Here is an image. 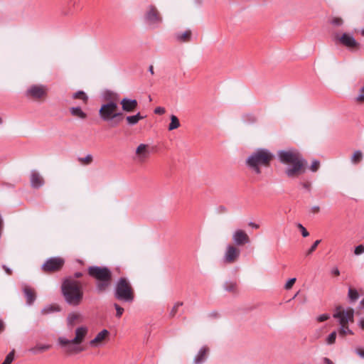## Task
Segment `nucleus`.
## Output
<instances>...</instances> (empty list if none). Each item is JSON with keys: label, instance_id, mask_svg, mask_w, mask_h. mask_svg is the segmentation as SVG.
Returning a JSON list of instances; mask_svg holds the SVG:
<instances>
[{"label": "nucleus", "instance_id": "1", "mask_svg": "<svg viewBox=\"0 0 364 364\" xmlns=\"http://www.w3.org/2000/svg\"><path fill=\"white\" fill-rule=\"evenodd\" d=\"M278 157L280 162L287 166L284 173L289 178H298L306 172V161L297 150L279 151Z\"/></svg>", "mask_w": 364, "mask_h": 364}, {"label": "nucleus", "instance_id": "2", "mask_svg": "<svg viewBox=\"0 0 364 364\" xmlns=\"http://www.w3.org/2000/svg\"><path fill=\"white\" fill-rule=\"evenodd\" d=\"M88 333L86 326H80L75 330V337L70 340L65 337H59L58 342L67 355H73L82 352L85 349L81 344Z\"/></svg>", "mask_w": 364, "mask_h": 364}, {"label": "nucleus", "instance_id": "3", "mask_svg": "<svg viewBox=\"0 0 364 364\" xmlns=\"http://www.w3.org/2000/svg\"><path fill=\"white\" fill-rule=\"evenodd\" d=\"M65 300L72 306H78L83 299V290L81 282L72 278L65 279L61 286Z\"/></svg>", "mask_w": 364, "mask_h": 364}, {"label": "nucleus", "instance_id": "4", "mask_svg": "<svg viewBox=\"0 0 364 364\" xmlns=\"http://www.w3.org/2000/svg\"><path fill=\"white\" fill-rule=\"evenodd\" d=\"M87 272L96 280V290L98 294H102L110 288L112 272L108 267L91 266L87 269Z\"/></svg>", "mask_w": 364, "mask_h": 364}, {"label": "nucleus", "instance_id": "5", "mask_svg": "<svg viewBox=\"0 0 364 364\" xmlns=\"http://www.w3.org/2000/svg\"><path fill=\"white\" fill-rule=\"evenodd\" d=\"M107 101L103 103L99 110V114L102 120L109 122L122 117L123 113L120 112L118 106V95L115 93H107Z\"/></svg>", "mask_w": 364, "mask_h": 364}, {"label": "nucleus", "instance_id": "6", "mask_svg": "<svg viewBox=\"0 0 364 364\" xmlns=\"http://www.w3.org/2000/svg\"><path fill=\"white\" fill-rule=\"evenodd\" d=\"M274 155L267 149H259L251 154L246 160L247 166L257 174L261 173L260 166L268 167Z\"/></svg>", "mask_w": 364, "mask_h": 364}, {"label": "nucleus", "instance_id": "7", "mask_svg": "<svg viewBox=\"0 0 364 364\" xmlns=\"http://www.w3.org/2000/svg\"><path fill=\"white\" fill-rule=\"evenodd\" d=\"M114 295L119 301L132 303L135 298V291L127 278L120 277L116 283Z\"/></svg>", "mask_w": 364, "mask_h": 364}, {"label": "nucleus", "instance_id": "8", "mask_svg": "<svg viewBox=\"0 0 364 364\" xmlns=\"http://www.w3.org/2000/svg\"><path fill=\"white\" fill-rule=\"evenodd\" d=\"M354 310L352 308H348L345 310L341 306H338L333 314V317L338 318L341 327L338 333L341 336H346L347 334L352 335L353 333L348 327V323L354 322Z\"/></svg>", "mask_w": 364, "mask_h": 364}, {"label": "nucleus", "instance_id": "9", "mask_svg": "<svg viewBox=\"0 0 364 364\" xmlns=\"http://www.w3.org/2000/svg\"><path fill=\"white\" fill-rule=\"evenodd\" d=\"M48 95V87L44 85H32L26 91V96L36 101H44Z\"/></svg>", "mask_w": 364, "mask_h": 364}, {"label": "nucleus", "instance_id": "10", "mask_svg": "<svg viewBox=\"0 0 364 364\" xmlns=\"http://www.w3.org/2000/svg\"><path fill=\"white\" fill-rule=\"evenodd\" d=\"M145 21L153 27H157L162 22V16L155 6L149 5L144 14Z\"/></svg>", "mask_w": 364, "mask_h": 364}, {"label": "nucleus", "instance_id": "11", "mask_svg": "<svg viewBox=\"0 0 364 364\" xmlns=\"http://www.w3.org/2000/svg\"><path fill=\"white\" fill-rule=\"evenodd\" d=\"M151 146L147 144H139L134 151V160L139 164H145L150 158Z\"/></svg>", "mask_w": 364, "mask_h": 364}, {"label": "nucleus", "instance_id": "12", "mask_svg": "<svg viewBox=\"0 0 364 364\" xmlns=\"http://www.w3.org/2000/svg\"><path fill=\"white\" fill-rule=\"evenodd\" d=\"M65 264V260L62 257H50L47 259L42 266V270L45 273H53L60 271Z\"/></svg>", "mask_w": 364, "mask_h": 364}, {"label": "nucleus", "instance_id": "13", "mask_svg": "<svg viewBox=\"0 0 364 364\" xmlns=\"http://www.w3.org/2000/svg\"><path fill=\"white\" fill-rule=\"evenodd\" d=\"M240 255V249L234 244H228L224 253V261L227 264L236 262Z\"/></svg>", "mask_w": 364, "mask_h": 364}, {"label": "nucleus", "instance_id": "14", "mask_svg": "<svg viewBox=\"0 0 364 364\" xmlns=\"http://www.w3.org/2000/svg\"><path fill=\"white\" fill-rule=\"evenodd\" d=\"M336 39L351 51L358 50L360 48V44L349 33H345L341 36L337 35Z\"/></svg>", "mask_w": 364, "mask_h": 364}, {"label": "nucleus", "instance_id": "15", "mask_svg": "<svg viewBox=\"0 0 364 364\" xmlns=\"http://www.w3.org/2000/svg\"><path fill=\"white\" fill-rule=\"evenodd\" d=\"M232 239L234 242V245L237 247L244 246L250 242L249 235L242 229L235 230L232 233Z\"/></svg>", "mask_w": 364, "mask_h": 364}, {"label": "nucleus", "instance_id": "16", "mask_svg": "<svg viewBox=\"0 0 364 364\" xmlns=\"http://www.w3.org/2000/svg\"><path fill=\"white\" fill-rule=\"evenodd\" d=\"M109 332L104 329L100 333H98L94 339L90 341V345L91 347L97 348L100 346L103 345L109 338Z\"/></svg>", "mask_w": 364, "mask_h": 364}, {"label": "nucleus", "instance_id": "17", "mask_svg": "<svg viewBox=\"0 0 364 364\" xmlns=\"http://www.w3.org/2000/svg\"><path fill=\"white\" fill-rule=\"evenodd\" d=\"M120 105L122 110L129 113L134 112L138 107V102L136 100H131L128 98H123L120 101Z\"/></svg>", "mask_w": 364, "mask_h": 364}, {"label": "nucleus", "instance_id": "18", "mask_svg": "<svg viewBox=\"0 0 364 364\" xmlns=\"http://www.w3.org/2000/svg\"><path fill=\"white\" fill-rule=\"evenodd\" d=\"M30 180L31 186L34 188H38L44 184L43 178L36 171H31Z\"/></svg>", "mask_w": 364, "mask_h": 364}, {"label": "nucleus", "instance_id": "19", "mask_svg": "<svg viewBox=\"0 0 364 364\" xmlns=\"http://www.w3.org/2000/svg\"><path fill=\"white\" fill-rule=\"evenodd\" d=\"M209 352L210 349L208 347H202L193 359L194 364H201L205 362L208 356Z\"/></svg>", "mask_w": 364, "mask_h": 364}, {"label": "nucleus", "instance_id": "20", "mask_svg": "<svg viewBox=\"0 0 364 364\" xmlns=\"http://www.w3.org/2000/svg\"><path fill=\"white\" fill-rule=\"evenodd\" d=\"M192 32L188 29L183 33H177L176 34V40L180 43H187L191 39Z\"/></svg>", "mask_w": 364, "mask_h": 364}, {"label": "nucleus", "instance_id": "21", "mask_svg": "<svg viewBox=\"0 0 364 364\" xmlns=\"http://www.w3.org/2000/svg\"><path fill=\"white\" fill-rule=\"evenodd\" d=\"M23 291L26 297V301L28 304H31L36 299V291L30 287L25 286Z\"/></svg>", "mask_w": 364, "mask_h": 364}, {"label": "nucleus", "instance_id": "22", "mask_svg": "<svg viewBox=\"0 0 364 364\" xmlns=\"http://www.w3.org/2000/svg\"><path fill=\"white\" fill-rule=\"evenodd\" d=\"M51 346L49 344L37 343L35 346L30 348L29 351H31L33 354H38L49 350Z\"/></svg>", "mask_w": 364, "mask_h": 364}, {"label": "nucleus", "instance_id": "23", "mask_svg": "<svg viewBox=\"0 0 364 364\" xmlns=\"http://www.w3.org/2000/svg\"><path fill=\"white\" fill-rule=\"evenodd\" d=\"M70 112L73 117L85 119L87 118V114L85 113L82 109L79 107H73L70 108Z\"/></svg>", "mask_w": 364, "mask_h": 364}, {"label": "nucleus", "instance_id": "24", "mask_svg": "<svg viewBox=\"0 0 364 364\" xmlns=\"http://www.w3.org/2000/svg\"><path fill=\"white\" fill-rule=\"evenodd\" d=\"M363 159V154L360 150L353 151L350 157V161L353 164L357 165L360 164Z\"/></svg>", "mask_w": 364, "mask_h": 364}, {"label": "nucleus", "instance_id": "25", "mask_svg": "<svg viewBox=\"0 0 364 364\" xmlns=\"http://www.w3.org/2000/svg\"><path fill=\"white\" fill-rule=\"evenodd\" d=\"M144 118V116H142L140 112H138L135 115H130L126 117V121L128 124L129 125H135L141 119H143Z\"/></svg>", "mask_w": 364, "mask_h": 364}, {"label": "nucleus", "instance_id": "26", "mask_svg": "<svg viewBox=\"0 0 364 364\" xmlns=\"http://www.w3.org/2000/svg\"><path fill=\"white\" fill-rule=\"evenodd\" d=\"M82 321V316L77 313H73L69 315L68 322L71 326H75Z\"/></svg>", "mask_w": 364, "mask_h": 364}, {"label": "nucleus", "instance_id": "27", "mask_svg": "<svg viewBox=\"0 0 364 364\" xmlns=\"http://www.w3.org/2000/svg\"><path fill=\"white\" fill-rule=\"evenodd\" d=\"M73 98L82 100L84 105H86L88 101V97L83 91H78L73 93Z\"/></svg>", "mask_w": 364, "mask_h": 364}, {"label": "nucleus", "instance_id": "28", "mask_svg": "<svg viewBox=\"0 0 364 364\" xmlns=\"http://www.w3.org/2000/svg\"><path fill=\"white\" fill-rule=\"evenodd\" d=\"M180 127V122L178 117L175 115L171 116V123L168 125V130L171 131Z\"/></svg>", "mask_w": 364, "mask_h": 364}, {"label": "nucleus", "instance_id": "29", "mask_svg": "<svg viewBox=\"0 0 364 364\" xmlns=\"http://www.w3.org/2000/svg\"><path fill=\"white\" fill-rule=\"evenodd\" d=\"M77 161L80 164L87 166L92 163L93 157L91 154H88L85 157H79Z\"/></svg>", "mask_w": 364, "mask_h": 364}, {"label": "nucleus", "instance_id": "30", "mask_svg": "<svg viewBox=\"0 0 364 364\" xmlns=\"http://www.w3.org/2000/svg\"><path fill=\"white\" fill-rule=\"evenodd\" d=\"M354 101L357 104H364V82L363 85L359 90L358 95L355 97Z\"/></svg>", "mask_w": 364, "mask_h": 364}, {"label": "nucleus", "instance_id": "31", "mask_svg": "<svg viewBox=\"0 0 364 364\" xmlns=\"http://www.w3.org/2000/svg\"><path fill=\"white\" fill-rule=\"evenodd\" d=\"M225 289L230 292H235L237 290L236 283L228 282L225 284Z\"/></svg>", "mask_w": 364, "mask_h": 364}, {"label": "nucleus", "instance_id": "32", "mask_svg": "<svg viewBox=\"0 0 364 364\" xmlns=\"http://www.w3.org/2000/svg\"><path fill=\"white\" fill-rule=\"evenodd\" d=\"M348 296L352 301H355L358 299V293L355 289L350 288L348 291Z\"/></svg>", "mask_w": 364, "mask_h": 364}, {"label": "nucleus", "instance_id": "33", "mask_svg": "<svg viewBox=\"0 0 364 364\" xmlns=\"http://www.w3.org/2000/svg\"><path fill=\"white\" fill-rule=\"evenodd\" d=\"M321 241V240H317L314 242V244L311 245L309 250L306 252V256H309L316 250V247L320 244Z\"/></svg>", "mask_w": 364, "mask_h": 364}, {"label": "nucleus", "instance_id": "34", "mask_svg": "<svg viewBox=\"0 0 364 364\" xmlns=\"http://www.w3.org/2000/svg\"><path fill=\"white\" fill-rule=\"evenodd\" d=\"M14 358V350L10 352L6 357L4 361L1 364H11Z\"/></svg>", "mask_w": 364, "mask_h": 364}, {"label": "nucleus", "instance_id": "35", "mask_svg": "<svg viewBox=\"0 0 364 364\" xmlns=\"http://www.w3.org/2000/svg\"><path fill=\"white\" fill-rule=\"evenodd\" d=\"M336 332L333 331L327 338V343L329 345L333 344L336 341Z\"/></svg>", "mask_w": 364, "mask_h": 364}, {"label": "nucleus", "instance_id": "36", "mask_svg": "<svg viewBox=\"0 0 364 364\" xmlns=\"http://www.w3.org/2000/svg\"><path fill=\"white\" fill-rule=\"evenodd\" d=\"M114 306L116 309V316L118 317V318H120L122 316V315L124 313V309L122 307H121L119 304H114Z\"/></svg>", "mask_w": 364, "mask_h": 364}, {"label": "nucleus", "instance_id": "37", "mask_svg": "<svg viewBox=\"0 0 364 364\" xmlns=\"http://www.w3.org/2000/svg\"><path fill=\"white\" fill-rule=\"evenodd\" d=\"M320 167V162L318 160H314L310 167V169L313 172H316Z\"/></svg>", "mask_w": 364, "mask_h": 364}, {"label": "nucleus", "instance_id": "38", "mask_svg": "<svg viewBox=\"0 0 364 364\" xmlns=\"http://www.w3.org/2000/svg\"><path fill=\"white\" fill-rule=\"evenodd\" d=\"M296 281V278H292V279H290L285 284L284 286V289H287V290H289L292 288V287L294 286V284H295Z\"/></svg>", "mask_w": 364, "mask_h": 364}, {"label": "nucleus", "instance_id": "39", "mask_svg": "<svg viewBox=\"0 0 364 364\" xmlns=\"http://www.w3.org/2000/svg\"><path fill=\"white\" fill-rule=\"evenodd\" d=\"M182 305H183V303H182V302H178V303H176V304L173 306V309H171V313H170L171 316H175V314H176V312L178 311V308H179L181 306H182Z\"/></svg>", "mask_w": 364, "mask_h": 364}, {"label": "nucleus", "instance_id": "40", "mask_svg": "<svg viewBox=\"0 0 364 364\" xmlns=\"http://www.w3.org/2000/svg\"><path fill=\"white\" fill-rule=\"evenodd\" d=\"M297 227L301 230V235L303 237H306L309 235V232L306 230V229L301 224H300V223L298 224Z\"/></svg>", "mask_w": 364, "mask_h": 364}, {"label": "nucleus", "instance_id": "41", "mask_svg": "<svg viewBox=\"0 0 364 364\" xmlns=\"http://www.w3.org/2000/svg\"><path fill=\"white\" fill-rule=\"evenodd\" d=\"M364 252V245H360L357 246L355 249L354 253L356 255H361Z\"/></svg>", "mask_w": 364, "mask_h": 364}, {"label": "nucleus", "instance_id": "42", "mask_svg": "<svg viewBox=\"0 0 364 364\" xmlns=\"http://www.w3.org/2000/svg\"><path fill=\"white\" fill-rule=\"evenodd\" d=\"M332 23L336 26H341L343 23V20L339 17H335L332 20Z\"/></svg>", "mask_w": 364, "mask_h": 364}, {"label": "nucleus", "instance_id": "43", "mask_svg": "<svg viewBox=\"0 0 364 364\" xmlns=\"http://www.w3.org/2000/svg\"><path fill=\"white\" fill-rule=\"evenodd\" d=\"M328 318H329V316L328 314H322L318 317L317 321L318 322H323V321H326Z\"/></svg>", "mask_w": 364, "mask_h": 364}, {"label": "nucleus", "instance_id": "44", "mask_svg": "<svg viewBox=\"0 0 364 364\" xmlns=\"http://www.w3.org/2000/svg\"><path fill=\"white\" fill-rule=\"evenodd\" d=\"M166 112L165 109L161 107H158L155 109L154 113L157 114H163Z\"/></svg>", "mask_w": 364, "mask_h": 364}, {"label": "nucleus", "instance_id": "45", "mask_svg": "<svg viewBox=\"0 0 364 364\" xmlns=\"http://www.w3.org/2000/svg\"><path fill=\"white\" fill-rule=\"evenodd\" d=\"M311 212L314 214H317L320 212V207L318 205H314L311 208Z\"/></svg>", "mask_w": 364, "mask_h": 364}, {"label": "nucleus", "instance_id": "46", "mask_svg": "<svg viewBox=\"0 0 364 364\" xmlns=\"http://www.w3.org/2000/svg\"><path fill=\"white\" fill-rule=\"evenodd\" d=\"M356 353L361 357L362 358H364V349L361 348H358L355 350Z\"/></svg>", "mask_w": 364, "mask_h": 364}, {"label": "nucleus", "instance_id": "47", "mask_svg": "<svg viewBox=\"0 0 364 364\" xmlns=\"http://www.w3.org/2000/svg\"><path fill=\"white\" fill-rule=\"evenodd\" d=\"M301 185H302V186H303L305 189H306V190H308V191H310V190H311V183H310V182H309V181H306V182L302 183H301Z\"/></svg>", "mask_w": 364, "mask_h": 364}, {"label": "nucleus", "instance_id": "48", "mask_svg": "<svg viewBox=\"0 0 364 364\" xmlns=\"http://www.w3.org/2000/svg\"><path fill=\"white\" fill-rule=\"evenodd\" d=\"M53 310H58V308H55V307H54V306H50V308H48V309H43V314H47V313H48V312H50V311H53Z\"/></svg>", "mask_w": 364, "mask_h": 364}, {"label": "nucleus", "instance_id": "49", "mask_svg": "<svg viewBox=\"0 0 364 364\" xmlns=\"http://www.w3.org/2000/svg\"><path fill=\"white\" fill-rule=\"evenodd\" d=\"M5 330V324L4 321L0 318V333Z\"/></svg>", "mask_w": 364, "mask_h": 364}, {"label": "nucleus", "instance_id": "50", "mask_svg": "<svg viewBox=\"0 0 364 364\" xmlns=\"http://www.w3.org/2000/svg\"><path fill=\"white\" fill-rule=\"evenodd\" d=\"M331 273H332V274H333L334 276H336V277L340 275V271L338 270V268H334L331 271Z\"/></svg>", "mask_w": 364, "mask_h": 364}, {"label": "nucleus", "instance_id": "51", "mask_svg": "<svg viewBox=\"0 0 364 364\" xmlns=\"http://www.w3.org/2000/svg\"><path fill=\"white\" fill-rule=\"evenodd\" d=\"M324 364H334L329 358H325L323 359Z\"/></svg>", "mask_w": 364, "mask_h": 364}, {"label": "nucleus", "instance_id": "52", "mask_svg": "<svg viewBox=\"0 0 364 364\" xmlns=\"http://www.w3.org/2000/svg\"><path fill=\"white\" fill-rule=\"evenodd\" d=\"M324 364H334L329 358H325L323 359Z\"/></svg>", "mask_w": 364, "mask_h": 364}, {"label": "nucleus", "instance_id": "53", "mask_svg": "<svg viewBox=\"0 0 364 364\" xmlns=\"http://www.w3.org/2000/svg\"><path fill=\"white\" fill-rule=\"evenodd\" d=\"M359 326L360 328L364 330V318H362L360 321Z\"/></svg>", "mask_w": 364, "mask_h": 364}, {"label": "nucleus", "instance_id": "54", "mask_svg": "<svg viewBox=\"0 0 364 364\" xmlns=\"http://www.w3.org/2000/svg\"><path fill=\"white\" fill-rule=\"evenodd\" d=\"M4 269L8 274H11V270L6 266L3 267Z\"/></svg>", "mask_w": 364, "mask_h": 364}, {"label": "nucleus", "instance_id": "55", "mask_svg": "<svg viewBox=\"0 0 364 364\" xmlns=\"http://www.w3.org/2000/svg\"><path fill=\"white\" fill-rule=\"evenodd\" d=\"M250 226L252 227V228H255V229H258L259 228V225L257 224H255L254 223H250L249 224Z\"/></svg>", "mask_w": 364, "mask_h": 364}, {"label": "nucleus", "instance_id": "56", "mask_svg": "<svg viewBox=\"0 0 364 364\" xmlns=\"http://www.w3.org/2000/svg\"><path fill=\"white\" fill-rule=\"evenodd\" d=\"M75 278H80L82 276V274L81 272H76L74 274Z\"/></svg>", "mask_w": 364, "mask_h": 364}, {"label": "nucleus", "instance_id": "57", "mask_svg": "<svg viewBox=\"0 0 364 364\" xmlns=\"http://www.w3.org/2000/svg\"><path fill=\"white\" fill-rule=\"evenodd\" d=\"M149 70V72L151 73V75L154 74L153 65H150Z\"/></svg>", "mask_w": 364, "mask_h": 364}, {"label": "nucleus", "instance_id": "58", "mask_svg": "<svg viewBox=\"0 0 364 364\" xmlns=\"http://www.w3.org/2000/svg\"><path fill=\"white\" fill-rule=\"evenodd\" d=\"M361 305L364 306V299L361 301Z\"/></svg>", "mask_w": 364, "mask_h": 364}, {"label": "nucleus", "instance_id": "59", "mask_svg": "<svg viewBox=\"0 0 364 364\" xmlns=\"http://www.w3.org/2000/svg\"><path fill=\"white\" fill-rule=\"evenodd\" d=\"M3 122V119L1 117H0V124Z\"/></svg>", "mask_w": 364, "mask_h": 364}, {"label": "nucleus", "instance_id": "60", "mask_svg": "<svg viewBox=\"0 0 364 364\" xmlns=\"http://www.w3.org/2000/svg\"><path fill=\"white\" fill-rule=\"evenodd\" d=\"M298 294H299V292H297L296 294H294V299L297 296Z\"/></svg>", "mask_w": 364, "mask_h": 364}, {"label": "nucleus", "instance_id": "61", "mask_svg": "<svg viewBox=\"0 0 364 364\" xmlns=\"http://www.w3.org/2000/svg\"><path fill=\"white\" fill-rule=\"evenodd\" d=\"M362 35L364 36V29L362 31Z\"/></svg>", "mask_w": 364, "mask_h": 364}]
</instances>
